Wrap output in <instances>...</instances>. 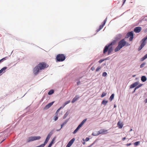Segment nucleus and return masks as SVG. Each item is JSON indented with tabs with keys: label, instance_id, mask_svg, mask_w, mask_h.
<instances>
[{
	"label": "nucleus",
	"instance_id": "obj_1",
	"mask_svg": "<svg viewBox=\"0 0 147 147\" xmlns=\"http://www.w3.org/2000/svg\"><path fill=\"white\" fill-rule=\"evenodd\" d=\"M48 66L49 65L46 63L40 62L33 69V73L35 75H36L41 70L47 68Z\"/></svg>",
	"mask_w": 147,
	"mask_h": 147
},
{
	"label": "nucleus",
	"instance_id": "obj_2",
	"mask_svg": "<svg viewBox=\"0 0 147 147\" xmlns=\"http://www.w3.org/2000/svg\"><path fill=\"white\" fill-rule=\"evenodd\" d=\"M116 43V40H114L110 44L107 45H106L103 50V53L105 54L106 52L108 51V55H109L113 51V49L111 45H114Z\"/></svg>",
	"mask_w": 147,
	"mask_h": 147
},
{
	"label": "nucleus",
	"instance_id": "obj_3",
	"mask_svg": "<svg viewBox=\"0 0 147 147\" xmlns=\"http://www.w3.org/2000/svg\"><path fill=\"white\" fill-rule=\"evenodd\" d=\"M126 44L124 39H122L118 43V45L115 48L114 51L116 52L119 50L121 48L125 46Z\"/></svg>",
	"mask_w": 147,
	"mask_h": 147
},
{
	"label": "nucleus",
	"instance_id": "obj_4",
	"mask_svg": "<svg viewBox=\"0 0 147 147\" xmlns=\"http://www.w3.org/2000/svg\"><path fill=\"white\" fill-rule=\"evenodd\" d=\"M56 59L57 61H63L65 60V57L63 54H59L57 55Z\"/></svg>",
	"mask_w": 147,
	"mask_h": 147
},
{
	"label": "nucleus",
	"instance_id": "obj_5",
	"mask_svg": "<svg viewBox=\"0 0 147 147\" xmlns=\"http://www.w3.org/2000/svg\"><path fill=\"white\" fill-rule=\"evenodd\" d=\"M108 130L104 129H100L98 131L97 134H94V133H92V135L94 136H96L101 134H107L108 133Z\"/></svg>",
	"mask_w": 147,
	"mask_h": 147
},
{
	"label": "nucleus",
	"instance_id": "obj_6",
	"mask_svg": "<svg viewBox=\"0 0 147 147\" xmlns=\"http://www.w3.org/2000/svg\"><path fill=\"white\" fill-rule=\"evenodd\" d=\"M41 137L40 136H31L29 137L27 140V142H29L33 141L34 140H38L40 139Z\"/></svg>",
	"mask_w": 147,
	"mask_h": 147
},
{
	"label": "nucleus",
	"instance_id": "obj_7",
	"mask_svg": "<svg viewBox=\"0 0 147 147\" xmlns=\"http://www.w3.org/2000/svg\"><path fill=\"white\" fill-rule=\"evenodd\" d=\"M146 40V38H145V37L142 40V43H141V45L139 47L138 49V51H140L141 49L143 47L145 46V45L146 44V42L145 41Z\"/></svg>",
	"mask_w": 147,
	"mask_h": 147
},
{
	"label": "nucleus",
	"instance_id": "obj_8",
	"mask_svg": "<svg viewBox=\"0 0 147 147\" xmlns=\"http://www.w3.org/2000/svg\"><path fill=\"white\" fill-rule=\"evenodd\" d=\"M53 134V131H51L49 134L44 143L45 145L47 144Z\"/></svg>",
	"mask_w": 147,
	"mask_h": 147
},
{
	"label": "nucleus",
	"instance_id": "obj_9",
	"mask_svg": "<svg viewBox=\"0 0 147 147\" xmlns=\"http://www.w3.org/2000/svg\"><path fill=\"white\" fill-rule=\"evenodd\" d=\"M107 19V18H106L104 21L102 22V24L100 26L99 28L97 30V32H98L100 30H101L103 28V27L105 25Z\"/></svg>",
	"mask_w": 147,
	"mask_h": 147
},
{
	"label": "nucleus",
	"instance_id": "obj_10",
	"mask_svg": "<svg viewBox=\"0 0 147 147\" xmlns=\"http://www.w3.org/2000/svg\"><path fill=\"white\" fill-rule=\"evenodd\" d=\"M142 30V28L140 27H135L134 29V31L136 33H139Z\"/></svg>",
	"mask_w": 147,
	"mask_h": 147
},
{
	"label": "nucleus",
	"instance_id": "obj_11",
	"mask_svg": "<svg viewBox=\"0 0 147 147\" xmlns=\"http://www.w3.org/2000/svg\"><path fill=\"white\" fill-rule=\"evenodd\" d=\"M75 140L74 138L72 139L71 140L67 145L66 147H70L74 142Z\"/></svg>",
	"mask_w": 147,
	"mask_h": 147
},
{
	"label": "nucleus",
	"instance_id": "obj_12",
	"mask_svg": "<svg viewBox=\"0 0 147 147\" xmlns=\"http://www.w3.org/2000/svg\"><path fill=\"white\" fill-rule=\"evenodd\" d=\"M54 102H51L49 103L44 108L45 109H47L49 108L53 104Z\"/></svg>",
	"mask_w": 147,
	"mask_h": 147
},
{
	"label": "nucleus",
	"instance_id": "obj_13",
	"mask_svg": "<svg viewBox=\"0 0 147 147\" xmlns=\"http://www.w3.org/2000/svg\"><path fill=\"white\" fill-rule=\"evenodd\" d=\"M117 125L119 128L121 129L123 127V124L121 121H119L117 123Z\"/></svg>",
	"mask_w": 147,
	"mask_h": 147
},
{
	"label": "nucleus",
	"instance_id": "obj_14",
	"mask_svg": "<svg viewBox=\"0 0 147 147\" xmlns=\"http://www.w3.org/2000/svg\"><path fill=\"white\" fill-rule=\"evenodd\" d=\"M7 68V67H5L1 69L0 70V74H2V73H4L5 72Z\"/></svg>",
	"mask_w": 147,
	"mask_h": 147
},
{
	"label": "nucleus",
	"instance_id": "obj_15",
	"mask_svg": "<svg viewBox=\"0 0 147 147\" xmlns=\"http://www.w3.org/2000/svg\"><path fill=\"white\" fill-rule=\"evenodd\" d=\"M138 82H135L132 84L130 86V88H132L135 87L138 85Z\"/></svg>",
	"mask_w": 147,
	"mask_h": 147
},
{
	"label": "nucleus",
	"instance_id": "obj_16",
	"mask_svg": "<svg viewBox=\"0 0 147 147\" xmlns=\"http://www.w3.org/2000/svg\"><path fill=\"white\" fill-rule=\"evenodd\" d=\"M132 36H134L133 34L132 31L127 33V37H131Z\"/></svg>",
	"mask_w": 147,
	"mask_h": 147
},
{
	"label": "nucleus",
	"instance_id": "obj_17",
	"mask_svg": "<svg viewBox=\"0 0 147 147\" xmlns=\"http://www.w3.org/2000/svg\"><path fill=\"white\" fill-rule=\"evenodd\" d=\"M79 97L78 96H75L73 99L71 101V102L72 103H74L75 102L76 100H77L79 98Z\"/></svg>",
	"mask_w": 147,
	"mask_h": 147
},
{
	"label": "nucleus",
	"instance_id": "obj_18",
	"mask_svg": "<svg viewBox=\"0 0 147 147\" xmlns=\"http://www.w3.org/2000/svg\"><path fill=\"white\" fill-rule=\"evenodd\" d=\"M81 127L79 125L76 129L74 131V132H73V134H76L78 131Z\"/></svg>",
	"mask_w": 147,
	"mask_h": 147
},
{
	"label": "nucleus",
	"instance_id": "obj_19",
	"mask_svg": "<svg viewBox=\"0 0 147 147\" xmlns=\"http://www.w3.org/2000/svg\"><path fill=\"white\" fill-rule=\"evenodd\" d=\"M81 127L79 125L76 129L74 131V132H73V134H76L78 131Z\"/></svg>",
	"mask_w": 147,
	"mask_h": 147
},
{
	"label": "nucleus",
	"instance_id": "obj_20",
	"mask_svg": "<svg viewBox=\"0 0 147 147\" xmlns=\"http://www.w3.org/2000/svg\"><path fill=\"white\" fill-rule=\"evenodd\" d=\"M81 127L79 125L76 129L74 131V132H73V134H76L78 131Z\"/></svg>",
	"mask_w": 147,
	"mask_h": 147
},
{
	"label": "nucleus",
	"instance_id": "obj_21",
	"mask_svg": "<svg viewBox=\"0 0 147 147\" xmlns=\"http://www.w3.org/2000/svg\"><path fill=\"white\" fill-rule=\"evenodd\" d=\"M81 127L79 125L76 129L74 131V132H73V134H76L78 131Z\"/></svg>",
	"mask_w": 147,
	"mask_h": 147
},
{
	"label": "nucleus",
	"instance_id": "obj_22",
	"mask_svg": "<svg viewBox=\"0 0 147 147\" xmlns=\"http://www.w3.org/2000/svg\"><path fill=\"white\" fill-rule=\"evenodd\" d=\"M81 127L79 125L76 129L74 131V132H73V134H76L78 131Z\"/></svg>",
	"mask_w": 147,
	"mask_h": 147
},
{
	"label": "nucleus",
	"instance_id": "obj_23",
	"mask_svg": "<svg viewBox=\"0 0 147 147\" xmlns=\"http://www.w3.org/2000/svg\"><path fill=\"white\" fill-rule=\"evenodd\" d=\"M146 78L145 76H142L141 78V80L143 82L146 81Z\"/></svg>",
	"mask_w": 147,
	"mask_h": 147
},
{
	"label": "nucleus",
	"instance_id": "obj_24",
	"mask_svg": "<svg viewBox=\"0 0 147 147\" xmlns=\"http://www.w3.org/2000/svg\"><path fill=\"white\" fill-rule=\"evenodd\" d=\"M86 120V119H84L80 123V124L79 125L81 127L82 126V125L84 124Z\"/></svg>",
	"mask_w": 147,
	"mask_h": 147
},
{
	"label": "nucleus",
	"instance_id": "obj_25",
	"mask_svg": "<svg viewBox=\"0 0 147 147\" xmlns=\"http://www.w3.org/2000/svg\"><path fill=\"white\" fill-rule=\"evenodd\" d=\"M86 120V119H84L80 123V124L79 125L81 127L82 126V125L84 124Z\"/></svg>",
	"mask_w": 147,
	"mask_h": 147
},
{
	"label": "nucleus",
	"instance_id": "obj_26",
	"mask_svg": "<svg viewBox=\"0 0 147 147\" xmlns=\"http://www.w3.org/2000/svg\"><path fill=\"white\" fill-rule=\"evenodd\" d=\"M86 120V119H84L80 123V124L79 125L81 127L82 126V125L84 124Z\"/></svg>",
	"mask_w": 147,
	"mask_h": 147
},
{
	"label": "nucleus",
	"instance_id": "obj_27",
	"mask_svg": "<svg viewBox=\"0 0 147 147\" xmlns=\"http://www.w3.org/2000/svg\"><path fill=\"white\" fill-rule=\"evenodd\" d=\"M70 102V100H68L66 101L63 105V107H64L66 105L69 103Z\"/></svg>",
	"mask_w": 147,
	"mask_h": 147
},
{
	"label": "nucleus",
	"instance_id": "obj_28",
	"mask_svg": "<svg viewBox=\"0 0 147 147\" xmlns=\"http://www.w3.org/2000/svg\"><path fill=\"white\" fill-rule=\"evenodd\" d=\"M147 58V54H146L144 57H143L141 59V61H142Z\"/></svg>",
	"mask_w": 147,
	"mask_h": 147
},
{
	"label": "nucleus",
	"instance_id": "obj_29",
	"mask_svg": "<svg viewBox=\"0 0 147 147\" xmlns=\"http://www.w3.org/2000/svg\"><path fill=\"white\" fill-rule=\"evenodd\" d=\"M114 94H112L109 98V100L111 101L114 98Z\"/></svg>",
	"mask_w": 147,
	"mask_h": 147
},
{
	"label": "nucleus",
	"instance_id": "obj_30",
	"mask_svg": "<svg viewBox=\"0 0 147 147\" xmlns=\"http://www.w3.org/2000/svg\"><path fill=\"white\" fill-rule=\"evenodd\" d=\"M54 92V90H50V91L48 93V94L49 95H51L53 94Z\"/></svg>",
	"mask_w": 147,
	"mask_h": 147
},
{
	"label": "nucleus",
	"instance_id": "obj_31",
	"mask_svg": "<svg viewBox=\"0 0 147 147\" xmlns=\"http://www.w3.org/2000/svg\"><path fill=\"white\" fill-rule=\"evenodd\" d=\"M108 102V101H107L105 100H102V103L104 105H106V104Z\"/></svg>",
	"mask_w": 147,
	"mask_h": 147
},
{
	"label": "nucleus",
	"instance_id": "obj_32",
	"mask_svg": "<svg viewBox=\"0 0 147 147\" xmlns=\"http://www.w3.org/2000/svg\"><path fill=\"white\" fill-rule=\"evenodd\" d=\"M142 84H139V85H138V86H136L135 88V90H134V92H135V90L138 88H140V87L141 86H142Z\"/></svg>",
	"mask_w": 147,
	"mask_h": 147
},
{
	"label": "nucleus",
	"instance_id": "obj_33",
	"mask_svg": "<svg viewBox=\"0 0 147 147\" xmlns=\"http://www.w3.org/2000/svg\"><path fill=\"white\" fill-rule=\"evenodd\" d=\"M55 138H53L52 140L51 141V142L50 143V144H51V145H52V144H53L54 143V142L55 141Z\"/></svg>",
	"mask_w": 147,
	"mask_h": 147
},
{
	"label": "nucleus",
	"instance_id": "obj_34",
	"mask_svg": "<svg viewBox=\"0 0 147 147\" xmlns=\"http://www.w3.org/2000/svg\"><path fill=\"white\" fill-rule=\"evenodd\" d=\"M146 63H142L140 66V68H142L143 67L144 65H145Z\"/></svg>",
	"mask_w": 147,
	"mask_h": 147
},
{
	"label": "nucleus",
	"instance_id": "obj_35",
	"mask_svg": "<svg viewBox=\"0 0 147 147\" xmlns=\"http://www.w3.org/2000/svg\"><path fill=\"white\" fill-rule=\"evenodd\" d=\"M107 94L104 92H103V93H102V94L101 95V97H103L104 96H105Z\"/></svg>",
	"mask_w": 147,
	"mask_h": 147
},
{
	"label": "nucleus",
	"instance_id": "obj_36",
	"mask_svg": "<svg viewBox=\"0 0 147 147\" xmlns=\"http://www.w3.org/2000/svg\"><path fill=\"white\" fill-rule=\"evenodd\" d=\"M140 143V142H135L134 144V146H137Z\"/></svg>",
	"mask_w": 147,
	"mask_h": 147
},
{
	"label": "nucleus",
	"instance_id": "obj_37",
	"mask_svg": "<svg viewBox=\"0 0 147 147\" xmlns=\"http://www.w3.org/2000/svg\"><path fill=\"white\" fill-rule=\"evenodd\" d=\"M101 68V67L100 66H98V67L96 68V71L97 72Z\"/></svg>",
	"mask_w": 147,
	"mask_h": 147
},
{
	"label": "nucleus",
	"instance_id": "obj_38",
	"mask_svg": "<svg viewBox=\"0 0 147 147\" xmlns=\"http://www.w3.org/2000/svg\"><path fill=\"white\" fill-rule=\"evenodd\" d=\"M107 73L106 72L103 73L102 75L104 77H105L107 75Z\"/></svg>",
	"mask_w": 147,
	"mask_h": 147
},
{
	"label": "nucleus",
	"instance_id": "obj_39",
	"mask_svg": "<svg viewBox=\"0 0 147 147\" xmlns=\"http://www.w3.org/2000/svg\"><path fill=\"white\" fill-rule=\"evenodd\" d=\"M61 107H60L59 108L57 111L56 112V114H57H57H58V113H59V112L60 109H61Z\"/></svg>",
	"mask_w": 147,
	"mask_h": 147
},
{
	"label": "nucleus",
	"instance_id": "obj_40",
	"mask_svg": "<svg viewBox=\"0 0 147 147\" xmlns=\"http://www.w3.org/2000/svg\"><path fill=\"white\" fill-rule=\"evenodd\" d=\"M6 57L3 58H2V59H1L0 60V63H1V62L3 61L4 60H5L6 59H5Z\"/></svg>",
	"mask_w": 147,
	"mask_h": 147
},
{
	"label": "nucleus",
	"instance_id": "obj_41",
	"mask_svg": "<svg viewBox=\"0 0 147 147\" xmlns=\"http://www.w3.org/2000/svg\"><path fill=\"white\" fill-rule=\"evenodd\" d=\"M133 36H132L130 37V38L129 39V40L130 41H132V40L133 37H134Z\"/></svg>",
	"mask_w": 147,
	"mask_h": 147
},
{
	"label": "nucleus",
	"instance_id": "obj_42",
	"mask_svg": "<svg viewBox=\"0 0 147 147\" xmlns=\"http://www.w3.org/2000/svg\"><path fill=\"white\" fill-rule=\"evenodd\" d=\"M95 68L94 66H93L91 68V69L92 71L94 70H95Z\"/></svg>",
	"mask_w": 147,
	"mask_h": 147
},
{
	"label": "nucleus",
	"instance_id": "obj_43",
	"mask_svg": "<svg viewBox=\"0 0 147 147\" xmlns=\"http://www.w3.org/2000/svg\"><path fill=\"white\" fill-rule=\"evenodd\" d=\"M104 59H100V60L99 61H98V62L99 63H101L103 61H104Z\"/></svg>",
	"mask_w": 147,
	"mask_h": 147
},
{
	"label": "nucleus",
	"instance_id": "obj_44",
	"mask_svg": "<svg viewBox=\"0 0 147 147\" xmlns=\"http://www.w3.org/2000/svg\"><path fill=\"white\" fill-rule=\"evenodd\" d=\"M67 115L68 113H66L64 115V118H65Z\"/></svg>",
	"mask_w": 147,
	"mask_h": 147
},
{
	"label": "nucleus",
	"instance_id": "obj_45",
	"mask_svg": "<svg viewBox=\"0 0 147 147\" xmlns=\"http://www.w3.org/2000/svg\"><path fill=\"white\" fill-rule=\"evenodd\" d=\"M89 140V138H86L85 139L86 141H88Z\"/></svg>",
	"mask_w": 147,
	"mask_h": 147
},
{
	"label": "nucleus",
	"instance_id": "obj_46",
	"mask_svg": "<svg viewBox=\"0 0 147 147\" xmlns=\"http://www.w3.org/2000/svg\"><path fill=\"white\" fill-rule=\"evenodd\" d=\"M58 117H57V116H56L55 117V121H56L57 119H58Z\"/></svg>",
	"mask_w": 147,
	"mask_h": 147
},
{
	"label": "nucleus",
	"instance_id": "obj_47",
	"mask_svg": "<svg viewBox=\"0 0 147 147\" xmlns=\"http://www.w3.org/2000/svg\"><path fill=\"white\" fill-rule=\"evenodd\" d=\"M80 83V81H78L77 82V84L78 85H79Z\"/></svg>",
	"mask_w": 147,
	"mask_h": 147
},
{
	"label": "nucleus",
	"instance_id": "obj_48",
	"mask_svg": "<svg viewBox=\"0 0 147 147\" xmlns=\"http://www.w3.org/2000/svg\"><path fill=\"white\" fill-rule=\"evenodd\" d=\"M131 143L127 144H126V146H130V145H131Z\"/></svg>",
	"mask_w": 147,
	"mask_h": 147
},
{
	"label": "nucleus",
	"instance_id": "obj_49",
	"mask_svg": "<svg viewBox=\"0 0 147 147\" xmlns=\"http://www.w3.org/2000/svg\"><path fill=\"white\" fill-rule=\"evenodd\" d=\"M144 102L145 103H146L147 102V98L145 99L144 100Z\"/></svg>",
	"mask_w": 147,
	"mask_h": 147
},
{
	"label": "nucleus",
	"instance_id": "obj_50",
	"mask_svg": "<svg viewBox=\"0 0 147 147\" xmlns=\"http://www.w3.org/2000/svg\"><path fill=\"white\" fill-rule=\"evenodd\" d=\"M64 124H65V123H63L61 125V128H62V127H63V125H64Z\"/></svg>",
	"mask_w": 147,
	"mask_h": 147
},
{
	"label": "nucleus",
	"instance_id": "obj_51",
	"mask_svg": "<svg viewBox=\"0 0 147 147\" xmlns=\"http://www.w3.org/2000/svg\"><path fill=\"white\" fill-rule=\"evenodd\" d=\"M52 145H51V144H49V145H48V147H51Z\"/></svg>",
	"mask_w": 147,
	"mask_h": 147
},
{
	"label": "nucleus",
	"instance_id": "obj_52",
	"mask_svg": "<svg viewBox=\"0 0 147 147\" xmlns=\"http://www.w3.org/2000/svg\"><path fill=\"white\" fill-rule=\"evenodd\" d=\"M125 139H126V138L125 137H124V138H122V140L123 141H124V140H125Z\"/></svg>",
	"mask_w": 147,
	"mask_h": 147
},
{
	"label": "nucleus",
	"instance_id": "obj_53",
	"mask_svg": "<svg viewBox=\"0 0 147 147\" xmlns=\"http://www.w3.org/2000/svg\"><path fill=\"white\" fill-rule=\"evenodd\" d=\"M123 5L124 3H125V2L126 1V0H123Z\"/></svg>",
	"mask_w": 147,
	"mask_h": 147
},
{
	"label": "nucleus",
	"instance_id": "obj_54",
	"mask_svg": "<svg viewBox=\"0 0 147 147\" xmlns=\"http://www.w3.org/2000/svg\"><path fill=\"white\" fill-rule=\"evenodd\" d=\"M126 44H127V45H130V44H129V43H128V42H127V43H126Z\"/></svg>",
	"mask_w": 147,
	"mask_h": 147
},
{
	"label": "nucleus",
	"instance_id": "obj_55",
	"mask_svg": "<svg viewBox=\"0 0 147 147\" xmlns=\"http://www.w3.org/2000/svg\"><path fill=\"white\" fill-rule=\"evenodd\" d=\"M83 144H85V142H83Z\"/></svg>",
	"mask_w": 147,
	"mask_h": 147
},
{
	"label": "nucleus",
	"instance_id": "obj_56",
	"mask_svg": "<svg viewBox=\"0 0 147 147\" xmlns=\"http://www.w3.org/2000/svg\"><path fill=\"white\" fill-rule=\"evenodd\" d=\"M135 76H136V75H134L133 76V77H135Z\"/></svg>",
	"mask_w": 147,
	"mask_h": 147
},
{
	"label": "nucleus",
	"instance_id": "obj_57",
	"mask_svg": "<svg viewBox=\"0 0 147 147\" xmlns=\"http://www.w3.org/2000/svg\"><path fill=\"white\" fill-rule=\"evenodd\" d=\"M116 107V106L115 105H114V107Z\"/></svg>",
	"mask_w": 147,
	"mask_h": 147
},
{
	"label": "nucleus",
	"instance_id": "obj_58",
	"mask_svg": "<svg viewBox=\"0 0 147 147\" xmlns=\"http://www.w3.org/2000/svg\"><path fill=\"white\" fill-rule=\"evenodd\" d=\"M145 38H146V39H147V36H146V37H145Z\"/></svg>",
	"mask_w": 147,
	"mask_h": 147
},
{
	"label": "nucleus",
	"instance_id": "obj_59",
	"mask_svg": "<svg viewBox=\"0 0 147 147\" xmlns=\"http://www.w3.org/2000/svg\"><path fill=\"white\" fill-rule=\"evenodd\" d=\"M80 78H78V79H80Z\"/></svg>",
	"mask_w": 147,
	"mask_h": 147
}]
</instances>
